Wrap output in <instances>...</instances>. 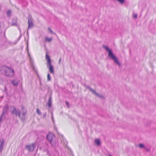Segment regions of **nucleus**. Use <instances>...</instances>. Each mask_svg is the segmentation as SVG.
Wrapping results in <instances>:
<instances>
[{"label": "nucleus", "mask_w": 156, "mask_h": 156, "mask_svg": "<svg viewBox=\"0 0 156 156\" xmlns=\"http://www.w3.org/2000/svg\"><path fill=\"white\" fill-rule=\"evenodd\" d=\"M133 16L134 18H136L137 17V15L136 14H134Z\"/></svg>", "instance_id": "nucleus-24"}, {"label": "nucleus", "mask_w": 156, "mask_h": 156, "mask_svg": "<svg viewBox=\"0 0 156 156\" xmlns=\"http://www.w3.org/2000/svg\"><path fill=\"white\" fill-rule=\"evenodd\" d=\"M11 82L12 85L14 86H16L18 84V81L17 80H12Z\"/></svg>", "instance_id": "nucleus-11"}, {"label": "nucleus", "mask_w": 156, "mask_h": 156, "mask_svg": "<svg viewBox=\"0 0 156 156\" xmlns=\"http://www.w3.org/2000/svg\"><path fill=\"white\" fill-rule=\"evenodd\" d=\"M4 90L6 91H7V89L6 87H5V89H4Z\"/></svg>", "instance_id": "nucleus-28"}, {"label": "nucleus", "mask_w": 156, "mask_h": 156, "mask_svg": "<svg viewBox=\"0 0 156 156\" xmlns=\"http://www.w3.org/2000/svg\"><path fill=\"white\" fill-rule=\"evenodd\" d=\"M61 61V58H60L59 60V64H60Z\"/></svg>", "instance_id": "nucleus-26"}, {"label": "nucleus", "mask_w": 156, "mask_h": 156, "mask_svg": "<svg viewBox=\"0 0 156 156\" xmlns=\"http://www.w3.org/2000/svg\"><path fill=\"white\" fill-rule=\"evenodd\" d=\"M47 106L49 108L51 107V97L49 98L48 102L47 104Z\"/></svg>", "instance_id": "nucleus-13"}, {"label": "nucleus", "mask_w": 156, "mask_h": 156, "mask_svg": "<svg viewBox=\"0 0 156 156\" xmlns=\"http://www.w3.org/2000/svg\"><path fill=\"white\" fill-rule=\"evenodd\" d=\"M36 144L35 143H33L29 145H26L25 146V148L29 151L33 152L36 147Z\"/></svg>", "instance_id": "nucleus-5"}, {"label": "nucleus", "mask_w": 156, "mask_h": 156, "mask_svg": "<svg viewBox=\"0 0 156 156\" xmlns=\"http://www.w3.org/2000/svg\"><path fill=\"white\" fill-rule=\"evenodd\" d=\"M95 144L98 146L100 145V140L98 139H96L94 141Z\"/></svg>", "instance_id": "nucleus-16"}, {"label": "nucleus", "mask_w": 156, "mask_h": 156, "mask_svg": "<svg viewBox=\"0 0 156 156\" xmlns=\"http://www.w3.org/2000/svg\"><path fill=\"white\" fill-rule=\"evenodd\" d=\"M26 112H23L22 113V115H20V117H19L20 119L23 121L25 119V115L26 114Z\"/></svg>", "instance_id": "nucleus-12"}, {"label": "nucleus", "mask_w": 156, "mask_h": 156, "mask_svg": "<svg viewBox=\"0 0 156 156\" xmlns=\"http://www.w3.org/2000/svg\"><path fill=\"white\" fill-rule=\"evenodd\" d=\"M51 79L50 74L48 73L47 75V80L48 81H49L51 80Z\"/></svg>", "instance_id": "nucleus-19"}, {"label": "nucleus", "mask_w": 156, "mask_h": 156, "mask_svg": "<svg viewBox=\"0 0 156 156\" xmlns=\"http://www.w3.org/2000/svg\"><path fill=\"white\" fill-rule=\"evenodd\" d=\"M17 19L16 18L13 19L12 20V25L13 26L16 25Z\"/></svg>", "instance_id": "nucleus-15"}, {"label": "nucleus", "mask_w": 156, "mask_h": 156, "mask_svg": "<svg viewBox=\"0 0 156 156\" xmlns=\"http://www.w3.org/2000/svg\"><path fill=\"white\" fill-rule=\"evenodd\" d=\"M66 144H67V142H66V144H65L66 145Z\"/></svg>", "instance_id": "nucleus-31"}, {"label": "nucleus", "mask_w": 156, "mask_h": 156, "mask_svg": "<svg viewBox=\"0 0 156 156\" xmlns=\"http://www.w3.org/2000/svg\"><path fill=\"white\" fill-rule=\"evenodd\" d=\"M0 70L3 72L6 76L8 77H12L14 75L13 69L6 66H2Z\"/></svg>", "instance_id": "nucleus-1"}, {"label": "nucleus", "mask_w": 156, "mask_h": 156, "mask_svg": "<svg viewBox=\"0 0 156 156\" xmlns=\"http://www.w3.org/2000/svg\"><path fill=\"white\" fill-rule=\"evenodd\" d=\"M44 151H47V153H48V151L47 149H46V150H44Z\"/></svg>", "instance_id": "nucleus-27"}, {"label": "nucleus", "mask_w": 156, "mask_h": 156, "mask_svg": "<svg viewBox=\"0 0 156 156\" xmlns=\"http://www.w3.org/2000/svg\"><path fill=\"white\" fill-rule=\"evenodd\" d=\"M28 29L33 26L32 20L31 18H29L28 20Z\"/></svg>", "instance_id": "nucleus-10"}, {"label": "nucleus", "mask_w": 156, "mask_h": 156, "mask_svg": "<svg viewBox=\"0 0 156 156\" xmlns=\"http://www.w3.org/2000/svg\"><path fill=\"white\" fill-rule=\"evenodd\" d=\"M66 105L68 106V103L67 102V101H66Z\"/></svg>", "instance_id": "nucleus-29"}, {"label": "nucleus", "mask_w": 156, "mask_h": 156, "mask_svg": "<svg viewBox=\"0 0 156 156\" xmlns=\"http://www.w3.org/2000/svg\"><path fill=\"white\" fill-rule=\"evenodd\" d=\"M120 4H123L124 2V0H116Z\"/></svg>", "instance_id": "nucleus-20"}, {"label": "nucleus", "mask_w": 156, "mask_h": 156, "mask_svg": "<svg viewBox=\"0 0 156 156\" xmlns=\"http://www.w3.org/2000/svg\"><path fill=\"white\" fill-rule=\"evenodd\" d=\"M88 88L89 89V90L92 92V93L94 94L97 97L103 98H104V97L101 95H100L97 93L96 92V91L94 90L91 89V88L88 87Z\"/></svg>", "instance_id": "nucleus-6"}, {"label": "nucleus", "mask_w": 156, "mask_h": 156, "mask_svg": "<svg viewBox=\"0 0 156 156\" xmlns=\"http://www.w3.org/2000/svg\"><path fill=\"white\" fill-rule=\"evenodd\" d=\"M139 146L140 148H144V145L143 144H140Z\"/></svg>", "instance_id": "nucleus-21"}, {"label": "nucleus", "mask_w": 156, "mask_h": 156, "mask_svg": "<svg viewBox=\"0 0 156 156\" xmlns=\"http://www.w3.org/2000/svg\"><path fill=\"white\" fill-rule=\"evenodd\" d=\"M108 156H111V155L109 154V155H108Z\"/></svg>", "instance_id": "nucleus-33"}, {"label": "nucleus", "mask_w": 156, "mask_h": 156, "mask_svg": "<svg viewBox=\"0 0 156 156\" xmlns=\"http://www.w3.org/2000/svg\"><path fill=\"white\" fill-rule=\"evenodd\" d=\"M45 58L47 61V66L49 67L48 68L49 71L51 73H54V69L53 67L51 65V60L47 53L46 55Z\"/></svg>", "instance_id": "nucleus-3"}, {"label": "nucleus", "mask_w": 156, "mask_h": 156, "mask_svg": "<svg viewBox=\"0 0 156 156\" xmlns=\"http://www.w3.org/2000/svg\"><path fill=\"white\" fill-rule=\"evenodd\" d=\"M52 40V38L51 37L48 38L47 37H46L45 38V40L46 42H50Z\"/></svg>", "instance_id": "nucleus-17"}, {"label": "nucleus", "mask_w": 156, "mask_h": 156, "mask_svg": "<svg viewBox=\"0 0 156 156\" xmlns=\"http://www.w3.org/2000/svg\"><path fill=\"white\" fill-rule=\"evenodd\" d=\"M48 30H49L50 31V32L51 33H52V34H56L54 33V32H53L51 30V29H50V28H48Z\"/></svg>", "instance_id": "nucleus-23"}, {"label": "nucleus", "mask_w": 156, "mask_h": 156, "mask_svg": "<svg viewBox=\"0 0 156 156\" xmlns=\"http://www.w3.org/2000/svg\"><path fill=\"white\" fill-rule=\"evenodd\" d=\"M4 144V140L3 139L0 140V153L2 152Z\"/></svg>", "instance_id": "nucleus-9"}, {"label": "nucleus", "mask_w": 156, "mask_h": 156, "mask_svg": "<svg viewBox=\"0 0 156 156\" xmlns=\"http://www.w3.org/2000/svg\"><path fill=\"white\" fill-rule=\"evenodd\" d=\"M54 137V135L51 133H49L47 136V139L49 142H51L53 140Z\"/></svg>", "instance_id": "nucleus-7"}, {"label": "nucleus", "mask_w": 156, "mask_h": 156, "mask_svg": "<svg viewBox=\"0 0 156 156\" xmlns=\"http://www.w3.org/2000/svg\"><path fill=\"white\" fill-rule=\"evenodd\" d=\"M50 142L53 147H55L56 146L57 143L55 140H52V141Z\"/></svg>", "instance_id": "nucleus-14"}, {"label": "nucleus", "mask_w": 156, "mask_h": 156, "mask_svg": "<svg viewBox=\"0 0 156 156\" xmlns=\"http://www.w3.org/2000/svg\"><path fill=\"white\" fill-rule=\"evenodd\" d=\"M37 112L38 115H41V112L38 109H37Z\"/></svg>", "instance_id": "nucleus-22"}, {"label": "nucleus", "mask_w": 156, "mask_h": 156, "mask_svg": "<svg viewBox=\"0 0 156 156\" xmlns=\"http://www.w3.org/2000/svg\"><path fill=\"white\" fill-rule=\"evenodd\" d=\"M2 78H0V84L2 83Z\"/></svg>", "instance_id": "nucleus-25"}, {"label": "nucleus", "mask_w": 156, "mask_h": 156, "mask_svg": "<svg viewBox=\"0 0 156 156\" xmlns=\"http://www.w3.org/2000/svg\"><path fill=\"white\" fill-rule=\"evenodd\" d=\"M28 43H27V49H28Z\"/></svg>", "instance_id": "nucleus-30"}, {"label": "nucleus", "mask_w": 156, "mask_h": 156, "mask_svg": "<svg viewBox=\"0 0 156 156\" xmlns=\"http://www.w3.org/2000/svg\"><path fill=\"white\" fill-rule=\"evenodd\" d=\"M12 11L11 10H8L6 12V14L8 17H10L11 15Z\"/></svg>", "instance_id": "nucleus-18"}, {"label": "nucleus", "mask_w": 156, "mask_h": 156, "mask_svg": "<svg viewBox=\"0 0 156 156\" xmlns=\"http://www.w3.org/2000/svg\"><path fill=\"white\" fill-rule=\"evenodd\" d=\"M149 149H147V151H149Z\"/></svg>", "instance_id": "nucleus-32"}, {"label": "nucleus", "mask_w": 156, "mask_h": 156, "mask_svg": "<svg viewBox=\"0 0 156 156\" xmlns=\"http://www.w3.org/2000/svg\"><path fill=\"white\" fill-rule=\"evenodd\" d=\"M9 106L7 105H6L3 108V112L1 115L3 116L4 115L7 113L8 111Z\"/></svg>", "instance_id": "nucleus-8"}, {"label": "nucleus", "mask_w": 156, "mask_h": 156, "mask_svg": "<svg viewBox=\"0 0 156 156\" xmlns=\"http://www.w3.org/2000/svg\"><path fill=\"white\" fill-rule=\"evenodd\" d=\"M103 47L108 52V56L109 57L113 60L115 64L120 66L121 65V63L118 61L117 58L114 55L111 50L106 46H103Z\"/></svg>", "instance_id": "nucleus-2"}, {"label": "nucleus", "mask_w": 156, "mask_h": 156, "mask_svg": "<svg viewBox=\"0 0 156 156\" xmlns=\"http://www.w3.org/2000/svg\"><path fill=\"white\" fill-rule=\"evenodd\" d=\"M10 110L12 109V111H11L12 115H15L16 116L18 115L19 117H20V111L19 109H16L14 107L10 106Z\"/></svg>", "instance_id": "nucleus-4"}, {"label": "nucleus", "mask_w": 156, "mask_h": 156, "mask_svg": "<svg viewBox=\"0 0 156 156\" xmlns=\"http://www.w3.org/2000/svg\"><path fill=\"white\" fill-rule=\"evenodd\" d=\"M34 156H36L35 155H34Z\"/></svg>", "instance_id": "nucleus-34"}]
</instances>
